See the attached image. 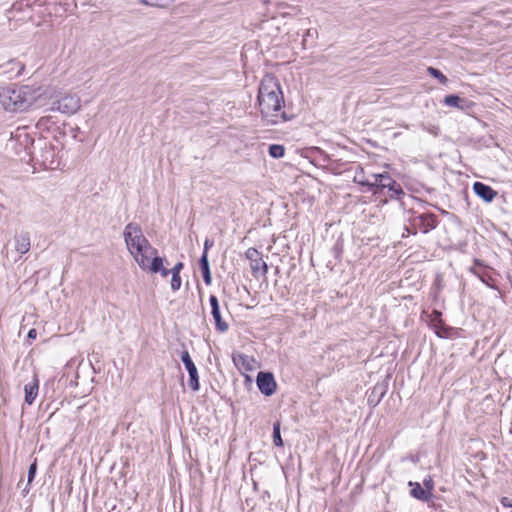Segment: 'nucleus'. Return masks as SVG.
<instances>
[{
	"mask_svg": "<svg viewBox=\"0 0 512 512\" xmlns=\"http://www.w3.org/2000/svg\"><path fill=\"white\" fill-rule=\"evenodd\" d=\"M343 251V247H342V243H340L339 241H337L335 243V245L333 246V252L335 254V257L336 258H339L341 253Z\"/></svg>",
	"mask_w": 512,
	"mask_h": 512,
	"instance_id": "obj_32",
	"label": "nucleus"
},
{
	"mask_svg": "<svg viewBox=\"0 0 512 512\" xmlns=\"http://www.w3.org/2000/svg\"><path fill=\"white\" fill-rule=\"evenodd\" d=\"M385 393L386 390L383 386L376 385L372 391L371 396L369 397V402H374V405H377L381 401Z\"/></svg>",
	"mask_w": 512,
	"mask_h": 512,
	"instance_id": "obj_23",
	"label": "nucleus"
},
{
	"mask_svg": "<svg viewBox=\"0 0 512 512\" xmlns=\"http://www.w3.org/2000/svg\"><path fill=\"white\" fill-rule=\"evenodd\" d=\"M36 472H37V463H36V460H34V462L32 464H30V466L28 468V484H30L34 480Z\"/></svg>",
	"mask_w": 512,
	"mask_h": 512,
	"instance_id": "obj_29",
	"label": "nucleus"
},
{
	"mask_svg": "<svg viewBox=\"0 0 512 512\" xmlns=\"http://www.w3.org/2000/svg\"><path fill=\"white\" fill-rule=\"evenodd\" d=\"M27 337H28V339H32V340L36 339L37 331L35 329H30L27 334Z\"/></svg>",
	"mask_w": 512,
	"mask_h": 512,
	"instance_id": "obj_37",
	"label": "nucleus"
},
{
	"mask_svg": "<svg viewBox=\"0 0 512 512\" xmlns=\"http://www.w3.org/2000/svg\"><path fill=\"white\" fill-rule=\"evenodd\" d=\"M373 180H370L371 186H369V191H371L374 195L381 193L389 183H392V177L388 172L380 173V174H372Z\"/></svg>",
	"mask_w": 512,
	"mask_h": 512,
	"instance_id": "obj_12",
	"label": "nucleus"
},
{
	"mask_svg": "<svg viewBox=\"0 0 512 512\" xmlns=\"http://www.w3.org/2000/svg\"><path fill=\"white\" fill-rule=\"evenodd\" d=\"M80 106V98L76 94H68L54 102L51 110L71 115L76 113Z\"/></svg>",
	"mask_w": 512,
	"mask_h": 512,
	"instance_id": "obj_6",
	"label": "nucleus"
},
{
	"mask_svg": "<svg viewBox=\"0 0 512 512\" xmlns=\"http://www.w3.org/2000/svg\"><path fill=\"white\" fill-rule=\"evenodd\" d=\"M353 182L357 183L361 186L367 187L368 190H369V186H371L370 180L365 179V177H364V170L362 167H358V171L356 172V174L353 178Z\"/></svg>",
	"mask_w": 512,
	"mask_h": 512,
	"instance_id": "obj_24",
	"label": "nucleus"
},
{
	"mask_svg": "<svg viewBox=\"0 0 512 512\" xmlns=\"http://www.w3.org/2000/svg\"><path fill=\"white\" fill-rule=\"evenodd\" d=\"M432 325H433L435 333H436V335L438 337H440V338H448V337H450V333L452 331V328L448 327L447 325H445L443 320L438 321L437 323L432 324Z\"/></svg>",
	"mask_w": 512,
	"mask_h": 512,
	"instance_id": "obj_20",
	"label": "nucleus"
},
{
	"mask_svg": "<svg viewBox=\"0 0 512 512\" xmlns=\"http://www.w3.org/2000/svg\"><path fill=\"white\" fill-rule=\"evenodd\" d=\"M409 227H406L408 233L415 235L418 231L426 234L435 229L438 225L437 216L434 213L413 214L409 218Z\"/></svg>",
	"mask_w": 512,
	"mask_h": 512,
	"instance_id": "obj_5",
	"label": "nucleus"
},
{
	"mask_svg": "<svg viewBox=\"0 0 512 512\" xmlns=\"http://www.w3.org/2000/svg\"><path fill=\"white\" fill-rule=\"evenodd\" d=\"M269 155L274 159H280L285 155V147L281 144H271L268 147Z\"/></svg>",
	"mask_w": 512,
	"mask_h": 512,
	"instance_id": "obj_21",
	"label": "nucleus"
},
{
	"mask_svg": "<svg viewBox=\"0 0 512 512\" xmlns=\"http://www.w3.org/2000/svg\"><path fill=\"white\" fill-rule=\"evenodd\" d=\"M12 64H16V62H15V61H13V60H11V61H9V62H8V65H12Z\"/></svg>",
	"mask_w": 512,
	"mask_h": 512,
	"instance_id": "obj_40",
	"label": "nucleus"
},
{
	"mask_svg": "<svg viewBox=\"0 0 512 512\" xmlns=\"http://www.w3.org/2000/svg\"><path fill=\"white\" fill-rule=\"evenodd\" d=\"M470 272L477 276L484 284L489 285L488 280L491 276L486 272V266L479 259H474Z\"/></svg>",
	"mask_w": 512,
	"mask_h": 512,
	"instance_id": "obj_18",
	"label": "nucleus"
},
{
	"mask_svg": "<svg viewBox=\"0 0 512 512\" xmlns=\"http://www.w3.org/2000/svg\"><path fill=\"white\" fill-rule=\"evenodd\" d=\"M214 245V241L209 239V238H206L205 242H204V248H203V252H206V254L208 255V251L209 249Z\"/></svg>",
	"mask_w": 512,
	"mask_h": 512,
	"instance_id": "obj_35",
	"label": "nucleus"
},
{
	"mask_svg": "<svg viewBox=\"0 0 512 512\" xmlns=\"http://www.w3.org/2000/svg\"><path fill=\"white\" fill-rule=\"evenodd\" d=\"M441 320H442V313L438 310H434L432 312V319H431L432 324H435Z\"/></svg>",
	"mask_w": 512,
	"mask_h": 512,
	"instance_id": "obj_34",
	"label": "nucleus"
},
{
	"mask_svg": "<svg viewBox=\"0 0 512 512\" xmlns=\"http://www.w3.org/2000/svg\"><path fill=\"white\" fill-rule=\"evenodd\" d=\"M15 250L20 254H25L30 250V235L27 232H21L14 237Z\"/></svg>",
	"mask_w": 512,
	"mask_h": 512,
	"instance_id": "obj_16",
	"label": "nucleus"
},
{
	"mask_svg": "<svg viewBox=\"0 0 512 512\" xmlns=\"http://www.w3.org/2000/svg\"><path fill=\"white\" fill-rule=\"evenodd\" d=\"M257 102L262 120L268 125H277L290 121L294 115H289L282 109L285 101L279 80L272 74H266L259 85Z\"/></svg>",
	"mask_w": 512,
	"mask_h": 512,
	"instance_id": "obj_1",
	"label": "nucleus"
},
{
	"mask_svg": "<svg viewBox=\"0 0 512 512\" xmlns=\"http://www.w3.org/2000/svg\"><path fill=\"white\" fill-rule=\"evenodd\" d=\"M41 96L40 88L29 85H11L0 88V104L7 111L22 112L29 109Z\"/></svg>",
	"mask_w": 512,
	"mask_h": 512,
	"instance_id": "obj_2",
	"label": "nucleus"
},
{
	"mask_svg": "<svg viewBox=\"0 0 512 512\" xmlns=\"http://www.w3.org/2000/svg\"><path fill=\"white\" fill-rule=\"evenodd\" d=\"M388 195L391 199H400L401 196L405 195L400 184L394 186L391 190L388 191Z\"/></svg>",
	"mask_w": 512,
	"mask_h": 512,
	"instance_id": "obj_26",
	"label": "nucleus"
},
{
	"mask_svg": "<svg viewBox=\"0 0 512 512\" xmlns=\"http://www.w3.org/2000/svg\"><path fill=\"white\" fill-rule=\"evenodd\" d=\"M39 391V381L37 376H33V380L24 386V401L28 405H32Z\"/></svg>",
	"mask_w": 512,
	"mask_h": 512,
	"instance_id": "obj_15",
	"label": "nucleus"
},
{
	"mask_svg": "<svg viewBox=\"0 0 512 512\" xmlns=\"http://www.w3.org/2000/svg\"><path fill=\"white\" fill-rule=\"evenodd\" d=\"M272 437H273V443L276 447H283L284 443H283V439L281 437L280 421L274 422Z\"/></svg>",
	"mask_w": 512,
	"mask_h": 512,
	"instance_id": "obj_22",
	"label": "nucleus"
},
{
	"mask_svg": "<svg viewBox=\"0 0 512 512\" xmlns=\"http://www.w3.org/2000/svg\"><path fill=\"white\" fill-rule=\"evenodd\" d=\"M2 69H3V66H0V70H2Z\"/></svg>",
	"mask_w": 512,
	"mask_h": 512,
	"instance_id": "obj_41",
	"label": "nucleus"
},
{
	"mask_svg": "<svg viewBox=\"0 0 512 512\" xmlns=\"http://www.w3.org/2000/svg\"><path fill=\"white\" fill-rule=\"evenodd\" d=\"M232 360L236 367H242L246 371H251L253 369L252 362H254V359L245 354H233Z\"/></svg>",
	"mask_w": 512,
	"mask_h": 512,
	"instance_id": "obj_19",
	"label": "nucleus"
},
{
	"mask_svg": "<svg viewBox=\"0 0 512 512\" xmlns=\"http://www.w3.org/2000/svg\"><path fill=\"white\" fill-rule=\"evenodd\" d=\"M245 257L250 261L251 271L254 276L260 271L263 275L267 274L268 265L263 261L260 252L256 248H248L245 252Z\"/></svg>",
	"mask_w": 512,
	"mask_h": 512,
	"instance_id": "obj_9",
	"label": "nucleus"
},
{
	"mask_svg": "<svg viewBox=\"0 0 512 512\" xmlns=\"http://www.w3.org/2000/svg\"><path fill=\"white\" fill-rule=\"evenodd\" d=\"M209 303L211 306V315L215 322L216 330L220 333L227 332L229 329V324L222 319L218 298L213 294L210 295Z\"/></svg>",
	"mask_w": 512,
	"mask_h": 512,
	"instance_id": "obj_10",
	"label": "nucleus"
},
{
	"mask_svg": "<svg viewBox=\"0 0 512 512\" xmlns=\"http://www.w3.org/2000/svg\"><path fill=\"white\" fill-rule=\"evenodd\" d=\"M146 266L140 267L144 271H149L153 274L160 273L162 277H167L171 271L164 267V258L157 254L150 256V259L145 261Z\"/></svg>",
	"mask_w": 512,
	"mask_h": 512,
	"instance_id": "obj_11",
	"label": "nucleus"
},
{
	"mask_svg": "<svg viewBox=\"0 0 512 512\" xmlns=\"http://www.w3.org/2000/svg\"><path fill=\"white\" fill-rule=\"evenodd\" d=\"M427 72L430 76L437 79L441 84H446L448 82V78L437 68L428 67Z\"/></svg>",
	"mask_w": 512,
	"mask_h": 512,
	"instance_id": "obj_25",
	"label": "nucleus"
},
{
	"mask_svg": "<svg viewBox=\"0 0 512 512\" xmlns=\"http://www.w3.org/2000/svg\"><path fill=\"white\" fill-rule=\"evenodd\" d=\"M423 487L425 490L430 491L434 489V481L431 476H427L423 479Z\"/></svg>",
	"mask_w": 512,
	"mask_h": 512,
	"instance_id": "obj_30",
	"label": "nucleus"
},
{
	"mask_svg": "<svg viewBox=\"0 0 512 512\" xmlns=\"http://www.w3.org/2000/svg\"><path fill=\"white\" fill-rule=\"evenodd\" d=\"M399 183L396 182V180H394L392 178V183H389L387 186H386V189L391 190L394 186L398 185Z\"/></svg>",
	"mask_w": 512,
	"mask_h": 512,
	"instance_id": "obj_38",
	"label": "nucleus"
},
{
	"mask_svg": "<svg viewBox=\"0 0 512 512\" xmlns=\"http://www.w3.org/2000/svg\"><path fill=\"white\" fill-rule=\"evenodd\" d=\"M202 277H203V281L206 285H211L212 283V275H211V270H208V271H202Z\"/></svg>",
	"mask_w": 512,
	"mask_h": 512,
	"instance_id": "obj_31",
	"label": "nucleus"
},
{
	"mask_svg": "<svg viewBox=\"0 0 512 512\" xmlns=\"http://www.w3.org/2000/svg\"><path fill=\"white\" fill-rule=\"evenodd\" d=\"M34 139L28 132L27 127H18L15 131L11 132V137L7 143V147L11 148L15 154L21 155L23 152L26 155L32 154L31 148L33 147Z\"/></svg>",
	"mask_w": 512,
	"mask_h": 512,
	"instance_id": "obj_4",
	"label": "nucleus"
},
{
	"mask_svg": "<svg viewBox=\"0 0 512 512\" xmlns=\"http://www.w3.org/2000/svg\"><path fill=\"white\" fill-rule=\"evenodd\" d=\"M181 361L189 374V386L193 391L200 389L198 370L187 350H183L180 354Z\"/></svg>",
	"mask_w": 512,
	"mask_h": 512,
	"instance_id": "obj_7",
	"label": "nucleus"
},
{
	"mask_svg": "<svg viewBox=\"0 0 512 512\" xmlns=\"http://www.w3.org/2000/svg\"><path fill=\"white\" fill-rule=\"evenodd\" d=\"M313 33L316 34L317 31L316 30H312V29H308L307 32H306V36L312 37Z\"/></svg>",
	"mask_w": 512,
	"mask_h": 512,
	"instance_id": "obj_39",
	"label": "nucleus"
},
{
	"mask_svg": "<svg viewBox=\"0 0 512 512\" xmlns=\"http://www.w3.org/2000/svg\"><path fill=\"white\" fill-rule=\"evenodd\" d=\"M256 384L259 391L265 396L273 395L277 388L274 375L271 372L260 371L256 377Z\"/></svg>",
	"mask_w": 512,
	"mask_h": 512,
	"instance_id": "obj_8",
	"label": "nucleus"
},
{
	"mask_svg": "<svg viewBox=\"0 0 512 512\" xmlns=\"http://www.w3.org/2000/svg\"><path fill=\"white\" fill-rule=\"evenodd\" d=\"M123 236L129 253L133 256L139 267L146 266L145 261L150 259L151 255L157 254V249L143 235L138 223H128L124 228Z\"/></svg>",
	"mask_w": 512,
	"mask_h": 512,
	"instance_id": "obj_3",
	"label": "nucleus"
},
{
	"mask_svg": "<svg viewBox=\"0 0 512 512\" xmlns=\"http://www.w3.org/2000/svg\"><path fill=\"white\" fill-rule=\"evenodd\" d=\"M472 189L486 203H491L497 196V191L483 182H474Z\"/></svg>",
	"mask_w": 512,
	"mask_h": 512,
	"instance_id": "obj_13",
	"label": "nucleus"
},
{
	"mask_svg": "<svg viewBox=\"0 0 512 512\" xmlns=\"http://www.w3.org/2000/svg\"><path fill=\"white\" fill-rule=\"evenodd\" d=\"M443 103L450 107H456L460 110H467L472 103L465 98H461L456 94H449L445 96Z\"/></svg>",
	"mask_w": 512,
	"mask_h": 512,
	"instance_id": "obj_17",
	"label": "nucleus"
},
{
	"mask_svg": "<svg viewBox=\"0 0 512 512\" xmlns=\"http://www.w3.org/2000/svg\"><path fill=\"white\" fill-rule=\"evenodd\" d=\"M501 504H502L504 507L512 508V498H509V497H502V498H501Z\"/></svg>",
	"mask_w": 512,
	"mask_h": 512,
	"instance_id": "obj_36",
	"label": "nucleus"
},
{
	"mask_svg": "<svg viewBox=\"0 0 512 512\" xmlns=\"http://www.w3.org/2000/svg\"><path fill=\"white\" fill-rule=\"evenodd\" d=\"M181 277L180 275H177V274H172V278H171V289L172 291H178L181 287Z\"/></svg>",
	"mask_w": 512,
	"mask_h": 512,
	"instance_id": "obj_28",
	"label": "nucleus"
},
{
	"mask_svg": "<svg viewBox=\"0 0 512 512\" xmlns=\"http://www.w3.org/2000/svg\"><path fill=\"white\" fill-rule=\"evenodd\" d=\"M184 268V264L182 262H177L174 267L170 270L171 274L180 275L181 270Z\"/></svg>",
	"mask_w": 512,
	"mask_h": 512,
	"instance_id": "obj_33",
	"label": "nucleus"
},
{
	"mask_svg": "<svg viewBox=\"0 0 512 512\" xmlns=\"http://www.w3.org/2000/svg\"><path fill=\"white\" fill-rule=\"evenodd\" d=\"M408 486L411 488L410 495L417 500L428 502L433 496L430 491L425 490L418 482L409 481Z\"/></svg>",
	"mask_w": 512,
	"mask_h": 512,
	"instance_id": "obj_14",
	"label": "nucleus"
},
{
	"mask_svg": "<svg viewBox=\"0 0 512 512\" xmlns=\"http://www.w3.org/2000/svg\"><path fill=\"white\" fill-rule=\"evenodd\" d=\"M199 268H200L201 272L210 270L209 259H208V255L206 254V252H203L199 259Z\"/></svg>",
	"mask_w": 512,
	"mask_h": 512,
	"instance_id": "obj_27",
	"label": "nucleus"
}]
</instances>
